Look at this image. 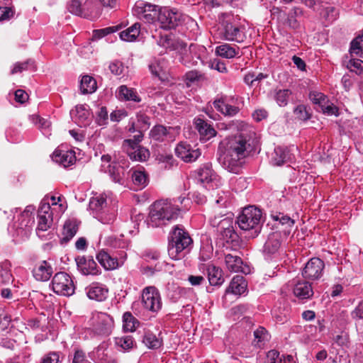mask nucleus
I'll use <instances>...</instances> for the list:
<instances>
[{"mask_svg": "<svg viewBox=\"0 0 363 363\" xmlns=\"http://www.w3.org/2000/svg\"><path fill=\"white\" fill-rule=\"evenodd\" d=\"M259 140L252 128L246 126L239 133L227 139L224 150L218 160L229 172L238 174L245 163V158L258 145Z\"/></svg>", "mask_w": 363, "mask_h": 363, "instance_id": "1", "label": "nucleus"}, {"mask_svg": "<svg viewBox=\"0 0 363 363\" xmlns=\"http://www.w3.org/2000/svg\"><path fill=\"white\" fill-rule=\"evenodd\" d=\"M187 200L185 197H179L177 200L162 199L155 201L151 207L148 223L152 227H159L164 225L166 221L176 219L180 211V208L176 204H181Z\"/></svg>", "mask_w": 363, "mask_h": 363, "instance_id": "2", "label": "nucleus"}, {"mask_svg": "<svg viewBox=\"0 0 363 363\" xmlns=\"http://www.w3.org/2000/svg\"><path fill=\"white\" fill-rule=\"evenodd\" d=\"M192 242L191 238L184 228L181 225H175L169 234V256L173 259H181Z\"/></svg>", "mask_w": 363, "mask_h": 363, "instance_id": "3", "label": "nucleus"}, {"mask_svg": "<svg viewBox=\"0 0 363 363\" xmlns=\"http://www.w3.org/2000/svg\"><path fill=\"white\" fill-rule=\"evenodd\" d=\"M261 211L255 206H248L242 210L237 223L242 230H253L252 237L258 235L261 228Z\"/></svg>", "mask_w": 363, "mask_h": 363, "instance_id": "4", "label": "nucleus"}, {"mask_svg": "<svg viewBox=\"0 0 363 363\" xmlns=\"http://www.w3.org/2000/svg\"><path fill=\"white\" fill-rule=\"evenodd\" d=\"M89 209L93 216L104 224H111L115 220V214L109 212L107 196L104 194H99L91 199Z\"/></svg>", "mask_w": 363, "mask_h": 363, "instance_id": "5", "label": "nucleus"}, {"mask_svg": "<svg viewBox=\"0 0 363 363\" xmlns=\"http://www.w3.org/2000/svg\"><path fill=\"white\" fill-rule=\"evenodd\" d=\"M218 35L222 40L237 43H242L245 39L243 30L240 28V25L233 17L229 15L224 16L218 30Z\"/></svg>", "mask_w": 363, "mask_h": 363, "instance_id": "6", "label": "nucleus"}, {"mask_svg": "<svg viewBox=\"0 0 363 363\" xmlns=\"http://www.w3.org/2000/svg\"><path fill=\"white\" fill-rule=\"evenodd\" d=\"M53 214L49 201L43 199L40 205L38 211V225L36 228V234L43 240H48L45 235L53 223Z\"/></svg>", "mask_w": 363, "mask_h": 363, "instance_id": "7", "label": "nucleus"}, {"mask_svg": "<svg viewBox=\"0 0 363 363\" xmlns=\"http://www.w3.org/2000/svg\"><path fill=\"white\" fill-rule=\"evenodd\" d=\"M141 301L144 308L152 313H157L162 306L160 292L154 286H146L143 289Z\"/></svg>", "mask_w": 363, "mask_h": 363, "instance_id": "8", "label": "nucleus"}, {"mask_svg": "<svg viewBox=\"0 0 363 363\" xmlns=\"http://www.w3.org/2000/svg\"><path fill=\"white\" fill-rule=\"evenodd\" d=\"M52 291L59 295L69 296L74 292V285L72 277L66 272L56 273L51 281Z\"/></svg>", "mask_w": 363, "mask_h": 363, "instance_id": "9", "label": "nucleus"}, {"mask_svg": "<svg viewBox=\"0 0 363 363\" xmlns=\"http://www.w3.org/2000/svg\"><path fill=\"white\" fill-rule=\"evenodd\" d=\"M158 9L157 5L140 0L135 3L133 10L139 19L147 23H153L157 21Z\"/></svg>", "mask_w": 363, "mask_h": 363, "instance_id": "10", "label": "nucleus"}, {"mask_svg": "<svg viewBox=\"0 0 363 363\" xmlns=\"http://www.w3.org/2000/svg\"><path fill=\"white\" fill-rule=\"evenodd\" d=\"M118 257H111L106 250H101L96 254V258L99 263L106 270H113L121 266L126 258V253L125 251H120Z\"/></svg>", "mask_w": 363, "mask_h": 363, "instance_id": "11", "label": "nucleus"}, {"mask_svg": "<svg viewBox=\"0 0 363 363\" xmlns=\"http://www.w3.org/2000/svg\"><path fill=\"white\" fill-rule=\"evenodd\" d=\"M93 327L97 334L108 335L113 328V319L106 313H96L93 316Z\"/></svg>", "mask_w": 363, "mask_h": 363, "instance_id": "12", "label": "nucleus"}, {"mask_svg": "<svg viewBox=\"0 0 363 363\" xmlns=\"http://www.w3.org/2000/svg\"><path fill=\"white\" fill-rule=\"evenodd\" d=\"M122 147L133 161L143 162L150 156V152L147 149L140 145H137L136 143L133 142L131 139L125 140Z\"/></svg>", "mask_w": 363, "mask_h": 363, "instance_id": "13", "label": "nucleus"}, {"mask_svg": "<svg viewBox=\"0 0 363 363\" xmlns=\"http://www.w3.org/2000/svg\"><path fill=\"white\" fill-rule=\"evenodd\" d=\"M157 21L161 24V26L165 29H171L178 25L180 19V15L172 9L164 7L159 8L157 12Z\"/></svg>", "mask_w": 363, "mask_h": 363, "instance_id": "14", "label": "nucleus"}, {"mask_svg": "<svg viewBox=\"0 0 363 363\" xmlns=\"http://www.w3.org/2000/svg\"><path fill=\"white\" fill-rule=\"evenodd\" d=\"M324 267V262L320 259L318 257L311 258L306 264L302 274L306 279H318L322 277Z\"/></svg>", "mask_w": 363, "mask_h": 363, "instance_id": "15", "label": "nucleus"}, {"mask_svg": "<svg viewBox=\"0 0 363 363\" xmlns=\"http://www.w3.org/2000/svg\"><path fill=\"white\" fill-rule=\"evenodd\" d=\"M76 262L77 269L83 275L95 277L101 274V269L92 257H78Z\"/></svg>", "mask_w": 363, "mask_h": 363, "instance_id": "16", "label": "nucleus"}, {"mask_svg": "<svg viewBox=\"0 0 363 363\" xmlns=\"http://www.w3.org/2000/svg\"><path fill=\"white\" fill-rule=\"evenodd\" d=\"M297 150V147L292 146L290 148L277 147L272 156V162L274 165L280 166L287 162H291L295 160V156L292 152Z\"/></svg>", "mask_w": 363, "mask_h": 363, "instance_id": "17", "label": "nucleus"}, {"mask_svg": "<svg viewBox=\"0 0 363 363\" xmlns=\"http://www.w3.org/2000/svg\"><path fill=\"white\" fill-rule=\"evenodd\" d=\"M175 153L186 162H194L201 155L199 149H194L189 144L183 142L177 145Z\"/></svg>", "mask_w": 363, "mask_h": 363, "instance_id": "18", "label": "nucleus"}, {"mask_svg": "<svg viewBox=\"0 0 363 363\" xmlns=\"http://www.w3.org/2000/svg\"><path fill=\"white\" fill-rule=\"evenodd\" d=\"M86 296L91 300L104 301L108 297V289L106 285L93 282L85 289Z\"/></svg>", "mask_w": 363, "mask_h": 363, "instance_id": "19", "label": "nucleus"}, {"mask_svg": "<svg viewBox=\"0 0 363 363\" xmlns=\"http://www.w3.org/2000/svg\"><path fill=\"white\" fill-rule=\"evenodd\" d=\"M198 181L203 184L206 188H213L217 186L218 182V176L213 172L209 164L201 167L198 172Z\"/></svg>", "mask_w": 363, "mask_h": 363, "instance_id": "20", "label": "nucleus"}, {"mask_svg": "<svg viewBox=\"0 0 363 363\" xmlns=\"http://www.w3.org/2000/svg\"><path fill=\"white\" fill-rule=\"evenodd\" d=\"M225 262L227 268L233 272H240L245 274L251 272L250 267L244 264L239 256L227 254L225 255Z\"/></svg>", "mask_w": 363, "mask_h": 363, "instance_id": "21", "label": "nucleus"}, {"mask_svg": "<svg viewBox=\"0 0 363 363\" xmlns=\"http://www.w3.org/2000/svg\"><path fill=\"white\" fill-rule=\"evenodd\" d=\"M196 129L200 135V138L203 141H207L216 135V130L212 125L201 118H196L194 122Z\"/></svg>", "mask_w": 363, "mask_h": 363, "instance_id": "22", "label": "nucleus"}, {"mask_svg": "<svg viewBox=\"0 0 363 363\" xmlns=\"http://www.w3.org/2000/svg\"><path fill=\"white\" fill-rule=\"evenodd\" d=\"M53 273L52 265L47 261L38 263L33 269V275L37 281H46Z\"/></svg>", "mask_w": 363, "mask_h": 363, "instance_id": "23", "label": "nucleus"}, {"mask_svg": "<svg viewBox=\"0 0 363 363\" xmlns=\"http://www.w3.org/2000/svg\"><path fill=\"white\" fill-rule=\"evenodd\" d=\"M174 128L172 127H165L162 125H155L150 130V137L157 141H164L167 140H174Z\"/></svg>", "mask_w": 363, "mask_h": 363, "instance_id": "24", "label": "nucleus"}, {"mask_svg": "<svg viewBox=\"0 0 363 363\" xmlns=\"http://www.w3.org/2000/svg\"><path fill=\"white\" fill-rule=\"evenodd\" d=\"M281 235L278 232L270 234L264 246V253L266 256L274 255L278 253L281 245Z\"/></svg>", "mask_w": 363, "mask_h": 363, "instance_id": "25", "label": "nucleus"}, {"mask_svg": "<svg viewBox=\"0 0 363 363\" xmlns=\"http://www.w3.org/2000/svg\"><path fill=\"white\" fill-rule=\"evenodd\" d=\"M52 160L63 167H67L75 162L76 157L73 151L56 150L52 154Z\"/></svg>", "mask_w": 363, "mask_h": 363, "instance_id": "26", "label": "nucleus"}, {"mask_svg": "<svg viewBox=\"0 0 363 363\" xmlns=\"http://www.w3.org/2000/svg\"><path fill=\"white\" fill-rule=\"evenodd\" d=\"M74 119L76 123H77L79 126H86L88 125L91 121V116L89 109L87 108V106L86 105H78L76 106L74 111Z\"/></svg>", "mask_w": 363, "mask_h": 363, "instance_id": "27", "label": "nucleus"}, {"mask_svg": "<svg viewBox=\"0 0 363 363\" xmlns=\"http://www.w3.org/2000/svg\"><path fill=\"white\" fill-rule=\"evenodd\" d=\"M247 289V283L242 276L236 275L231 280L229 286L226 289L227 294L235 295L242 294Z\"/></svg>", "mask_w": 363, "mask_h": 363, "instance_id": "28", "label": "nucleus"}, {"mask_svg": "<svg viewBox=\"0 0 363 363\" xmlns=\"http://www.w3.org/2000/svg\"><path fill=\"white\" fill-rule=\"evenodd\" d=\"M207 273L208 281L212 286H220L225 279L223 275V271L220 267L213 264H208L207 267Z\"/></svg>", "mask_w": 363, "mask_h": 363, "instance_id": "29", "label": "nucleus"}, {"mask_svg": "<svg viewBox=\"0 0 363 363\" xmlns=\"http://www.w3.org/2000/svg\"><path fill=\"white\" fill-rule=\"evenodd\" d=\"M117 94L118 98L121 101H141V99L137 91L134 89L128 88L125 85H121L118 87Z\"/></svg>", "mask_w": 363, "mask_h": 363, "instance_id": "30", "label": "nucleus"}, {"mask_svg": "<svg viewBox=\"0 0 363 363\" xmlns=\"http://www.w3.org/2000/svg\"><path fill=\"white\" fill-rule=\"evenodd\" d=\"M213 106L218 111L228 116H234L240 111L238 106L225 103L223 99L214 101Z\"/></svg>", "mask_w": 363, "mask_h": 363, "instance_id": "31", "label": "nucleus"}, {"mask_svg": "<svg viewBox=\"0 0 363 363\" xmlns=\"http://www.w3.org/2000/svg\"><path fill=\"white\" fill-rule=\"evenodd\" d=\"M294 294L301 299H306L313 294L311 285L308 281L298 282L294 288Z\"/></svg>", "mask_w": 363, "mask_h": 363, "instance_id": "32", "label": "nucleus"}, {"mask_svg": "<svg viewBox=\"0 0 363 363\" xmlns=\"http://www.w3.org/2000/svg\"><path fill=\"white\" fill-rule=\"evenodd\" d=\"M78 228L79 223L77 220L72 219L67 220L63 228V240L67 242L71 240L76 235Z\"/></svg>", "mask_w": 363, "mask_h": 363, "instance_id": "33", "label": "nucleus"}, {"mask_svg": "<svg viewBox=\"0 0 363 363\" xmlns=\"http://www.w3.org/2000/svg\"><path fill=\"white\" fill-rule=\"evenodd\" d=\"M96 88V82L93 77L88 75L82 77L80 82V90L82 94H91Z\"/></svg>", "mask_w": 363, "mask_h": 363, "instance_id": "34", "label": "nucleus"}, {"mask_svg": "<svg viewBox=\"0 0 363 363\" xmlns=\"http://www.w3.org/2000/svg\"><path fill=\"white\" fill-rule=\"evenodd\" d=\"M140 26L139 23H135L128 29L120 33V38L123 41L132 42L135 40L140 34Z\"/></svg>", "mask_w": 363, "mask_h": 363, "instance_id": "35", "label": "nucleus"}, {"mask_svg": "<svg viewBox=\"0 0 363 363\" xmlns=\"http://www.w3.org/2000/svg\"><path fill=\"white\" fill-rule=\"evenodd\" d=\"M216 52L218 55L222 57L230 59L238 54V48H235L225 43L218 46L216 49Z\"/></svg>", "mask_w": 363, "mask_h": 363, "instance_id": "36", "label": "nucleus"}, {"mask_svg": "<svg viewBox=\"0 0 363 363\" xmlns=\"http://www.w3.org/2000/svg\"><path fill=\"white\" fill-rule=\"evenodd\" d=\"M143 342L147 348L152 350L160 348L162 344V341L151 332L145 333Z\"/></svg>", "mask_w": 363, "mask_h": 363, "instance_id": "37", "label": "nucleus"}, {"mask_svg": "<svg viewBox=\"0 0 363 363\" xmlns=\"http://www.w3.org/2000/svg\"><path fill=\"white\" fill-rule=\"evenodd\" d=\"M67 9L70 13L84 18H89L91 13L82 9V3L79 0H72L67 5Z\"/></svg>", "mask_w": 363, "mask_h": 363, "instance_id": "38", "label": "nucleus"}, {"mask_svg": "<svg viewBox=\"0 0 363 363\" xmlns=\"http://www.w3.org/2000/svg\"><path fill=\"white\" fill-rule=\"evenodd\" d=\"M123 328L126 332H133L138 327V320L130 313L125 312L123 315Z\"/></svg>", "mask_w": 363, "mask_h": 363, "instance_id": "39", "label": "nucleus"}, {"mask_svg": "<svg viewBox=\"0 0 363 363\" xmlns=\"http://www.w3.org/2000/svg\"><path fill=\"white\" fill-rule=\"evenodd\" d=\"M350 53L351 57L355 55L363 58V34L351 42Z\"/></svg>", "mask_w": 363, "mask_h": 363, "instance_id": "40", "label": "nucleus"}, {"mask_svg": "<svg viewBox=\"0 0 363 363\" xmlns=\"http://www.w3.org/2000/svg\"><path fill=\"white\" fill-rule=\"evenodd\" d=\"M133 183L140 188L145 187L148 183V176L143 170H135L132 174Z\"/></svg>", "mask_w": 363, "mask_h": 363, "instance_id": "41", "label": "nucleus"}, {"mask_svg": "<svg viewBox=\"0 0 363 363\" xmlns=\"http://www.w3.org/2000/svg\"><path fill=\"white\" fill-rule=\"evenodd\" d=\"M291 91L289 89H279L275 91L274 99L279 106L287 105Z\"/></svg>", "mask_w": 363, "mask_h": 363, "instance_id": "42", "label": "nucleus"}, {"mask_svg": "<svg viewBox=\"0 0 363 363\" xmlns=\"http://www.w3.org/2000/svg\"><path fill=\"white\" fill-rule=\"evenodd\" d=\"M116 345L123 350H128L133 347L135 341L132 336L125 335L120 337H116Z\"/></svg>", "mask_w": 363, "mask_h": 363, "instance_id": "43", "label": "nucleus"}, {"mask_svg": "<svg viewBox=\"0 0 363 363\" xmlns=\"http://www.w3.org/2000/svg\"><path fill=\"white\" fill-rule=\"evenodd\" d=\"M309 98L311 101L317 106L316 109H319L328 103V97L321 92L312 91L310 93Z\"/></svg>", "mask_w": 363, "mask_h": 363, "instance_id": "44", "label": "nucleus"}, {"mask_svg": "<svg viewBox=\"0 0 363 363\" xmlns=\"http://www.w3.org/2000/svg\"><path fill=\"white\" fill-rule=\"evenodd\" d=\"M254 342L258 347H262L264 342L268 340L269 335L266 329L263 327H259L254 332Z\"/></svg>", "mask_w": 363, "mask_h": 363, "instance_id": "45", "label": "nucleus"}, {"mask_svg": "<svg viewBox=\"0 0 363 363\" xmlns=\"http://www.w3.org/2000/svg\"><path fill=\"white\" fill-rule=\"evenodd\" d=\"M0 277L3 283H9L12 280L10 263L7 260L0 263Z\"/></svg>", "mask_w": 363, "mask_h": 363, "instance_id": "46", "label": "nucleus"}, {"mask_svg": "<svg viewBox=\"0 0 363 363\" xmlns=\"http://www.w3.org/2000/svg\"><path fill=\"white\" fill-rule=\"evenodd\" d=\"M149 69L152 73V74L157 77L161 81H164L167 79L166 73L163 70L162 66L160 62L157 61H154L149 65Z\"/></svg>", "mask_w": 363, "mask_h": 363, "instance_id": "47", "label": "nucleus"}, {"mask_svg": "<svg viewBox=\"0 0 363 363\" xmlns=\"http://www.w3.org/2000/svg\"><path fill=\"white\" fill-rule=\"evenodd\" d=\"M211 223L213 226H220V228L225 229V231L228 233L233 231V228H229L230 225L232 223V220L228 218L220 220V217L215 216L213 218L211 219Z\"/></svg>", "mask_w": 363, "mask_h": 363, "instance_id": "48", "label": "nucleus"}, {"mask_svg": "<svg viewBox=\"0 0 363 363\" xmlns=\"http://www.w3.org/2000/svg\"><path fill=\"white\" fill-rule=\"evenodd\" d=\"M271 216L274 220L279 221L281 224L287 225L289 227L293 226L295 223L289 216L280 212L272 213Z\"/></svg>", "mask_w": 363, "mask_h": 363, "instance_id": "49", "label": "nucleus"}, {"mask_svg": "<svg viewBox=\"0 0 363 363\" xmlns=\"http://www.w3.org/2000/svg\"><path fill=\"white\" fill-rule=\"evenodd\" d=\"M347 67L357 74H359L363 69V61L359 59L351 58L347 62Z\"/></svg>", "mask_w": 363, "mask_h": 363, "instance_id": "50", "label": "nucleus"}, {"mask_svg": "<svg viewBox=\"0 0 363 363\" xmlns=\"http://www.w3.org/2000/svg\"><path fill=\"white\" fill-rule=\"evenodd\" d=\"M137 121L140 129L142 130H146L150 125V118L148 116L143 113H138L137 114Z\"/></svg>", "mask_w": 363, "mask_h": 363, "instance_id": "51", "label": "nucleus"}, {"mask_svg": "<svg viewBox=\"0 0 363 363\" xmlns=\"http://www.w3.org/2000/svg\"><path fill=\"white\" fill-rule=\"evenodd\" d=\"M109 173L115 182L120 183L123 179V169L121 167H115L109 165Z\"/></svg>", "mask_w": 363, "mask_h": 363, "instance_id": "52", "label": "nucleus"}, {"mask_svg": "<svg viewBox=\"0 0 363 363\" xmlns=\"http://www.w3.org/2000/svg\"><path fill=\"white\" fill-rule=\"evenodd\" d=\"M50 201L51 203H50V204L52 212L55 211L57 212V213L61 214L65 211L66 207L63 204L59 203L61 201V198L60 196L57 198L52 196L50 197Z\"/></svg>", "mask_w": 363, "mask_h": 363, "instance_id": "53", "label": "nucleus"}, {"mask_svg": "<svg viewBox=\"0 0 363 363\" xmlns=\"http://www.w3.org/2000/svg\"><path fill=\"white\" fill-rule=\"evenodd\" d=\"M34 123L38 125V128L41 129L44 135L49 134V131L48 130L50 126V123L48 120L45 118H40L38 116H33Z\"/></svg>", "mask_w": 363, "mask_h": 363, "instance_id": "54", "label": "nucleus"}, {"mask_svg": "<svg viewBox=\"0 0 363 363\" xmlns=\"http://www.w3.org/2000/svg\"><path fill=\"white\" fill-rule=\"evenodd\" d=\"M116 30V28L114 27H108L99 30H94L93 31L92 38L94 40L100 39L110 33H114Z\"/></svg>", "mask_w": 363, "mask_h": 363, "instance_id": "55", "label": "nucleus"}, {"mask_svg": "<svg viewBox=\"0 0 363 363\" xmlns=\"http://www.w3.org/2000/svg\"><path fill=\"white\" fill-rule=\"evenodd\" d=\"M319 111L328 116H337L338 114L337 108L329 100L328 101V103H325V105L319 109Z\"/></svg>", "mask_w": 363, "mask_h": 363, "instance_id": "56", "label": "nucleus"}, {"mask_svg": "<svg viewBox=\"0 0 363 363\" xmlns=\"http://www.w3.org/2000/svg\"><path fill=\"white\" fill-rule=\"evenodd\" d=\"M294 115L301 121H306L309 118V115L306 111V108L303 105L297 106L294 110Z\"/></svg>", "mask_w": 363, "mask_h": 363, "instance_id": "57", "label": "nucleus"}, {"mask_svg": "<svg viewBox=\"0 0 363 363\" xmlns=\"http://www.w3.org/2000/svg\"><path fill=\"white\" fill-rule=\"evenodd\" d=\"M33 62L30 60H28L23 62H16L13 65V68L12 69L11 74H14L18 72H21L23 70H26L28 69V66L30 64H32Z\"/></svg>", "mask_w": 363, "mask_h": 363, "instance_id": "58", "label": "nucleus"}, {"mask_svg": "<svg viewBox=\"0 0 363 363\" xmlns=\"http://www.w3.org/2000/svg\"><path fill=\"white\" fill-rule=\"evenodd\" d=\"M41 363H60V355L58 352H50L43 357Z\"/></svg>", "mask_w": 363, "mask_h": 363, "instance_id": "59", "label": "nucleus"}, {"mask_svg": "<svg viewBox=\"0 0 363 363\" xmlns=\"http://www.w3.org/2000/svg\"><path fill=\"white\" fill-rule=\"evenodd\" d=\"M108 120V111L106 107H101L97 113L96 123L99 125H103L106 123Z\"/></svg>", "mask_w": 363, "mask_h": 363, "instance_id": "60", "label": "nucleus"}, {"mask_svg": "<svg viewBox=\"0 0 363 363\" xmlns=\"http://www.w3.org/2000/svg\"><path fill=\"white\" fill-rule=\"evenodd\" d=\"M109 69L115 75H120L123 71V65L120 61H113L110 63Z\"/></svg>", "mask_w": 363, "mask_h": 363, "instance_id": "61", "label": "nucleus"}, {"mask_svg": "<svg viewBox=\"0 0 363 363\" xmlns=\"http://www.w3.org/2000/svg\"><path fill=\"white\" fill-rule=\"evenodd\" d=\"M185 77L188 82H194L200 80L203 77V75L196 70H192L186 72Z\"/></svg>", "mask_w": 363, "mask_h": 363, "instance_id": "62", "label": "nucleus"}, {"mask_svg": "<svg viewBox=\"0 0 363 363\" xmlns=\"http://www.w3.org/2000/svg\"><path fill=\"white\" fill-rule=\"evenodd\" d=\"M85 353L81 350H77L74 352L72 363H87Z\"/></svg>", "mask_w": 363, "mask_h": 363, "instance_id": "63", "label": "nucleus"}, {"mask_svg": "<svg viewBox=\"0 0 363 363\" xmlns=\"http://www.w3.org/2000/svg\"><path fill=\"white\" fill-rule=\"evenodd\" d=\"M279 352L275 350H272L267 354V360L265 363H279L281 360L277 361Z\"/></svg>", "mask_w": 363, "mask_h": 363, "instance_id": "64", "label": "nucleus"}]
</instances>
